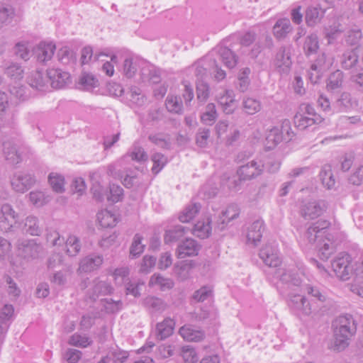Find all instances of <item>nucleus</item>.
<instances>
[{"label": "nucleus", "mask_w": 363, "mask_h": 363, "mask_svg": "<svg viewBox=\"0 0 363 363\" xmlns=\"http://www.w3.org/2000/svg\"><path fill=\"white\" fill-rule=\"evenodd\" d=\"M77 86L79 89L90 91L99 86V80L92 74L83 72L79 77Z\"/></svg>", "instance_id": "nucleus-28"}, {"label": "nucleus", "mask_w": 363, "mask_h": 363, "mask_svg": "<svg viewBox=\"0 0 363 363\" xmlns=\"http://www.w3.org/2000/svg\"><path fill=\"white\" fill-rule=\"evenodd\" d=\"M157 284L161 290L171 289L174 287V281L169 278H165L160 274H153L150 280V285Z\"/></svg>", "instance_id": "nucleus-47"}, {"label": "nucleus", "mask_w": 363, "mask_h": 363, "mask_svg": "<svg viewBox=\"0 0 363 363\" xmlns=\"http://www.w3.org/2000/svg\"><path fill=\"white\" fill-rule=\"evenodd\" d=\"M276 276L279 279V287L286 294L288 291H296L301 284V279L295 269H279Z\"/></svg>", "instance_id": "nucleus-7"}, {"label": "nucleus", "mask_w": 363, "mask_h": 363, "mask_svg": "<svg viewBox=\"0 0 363 363\" xmlns=\"http://www.w3.org/2000/svg\"><path fill=\"white\" fill-rule=\"evenodd\" d=\"M56 50V45L52 42L41 41L35 46L31 48L32 56L37 62L41 65H47L53 57ZM30 48L24 43V60L28 58Z\"/></svg>", "instance_id": "nucleus-4"}, {"label": "nucleus", "mask_w": 363, "mask_h": 363, "mask_svg": "<svg viewBox=\"0 0 363 363\" xmlns=\"http://www.w3.org/2000/svg\"><path fill=\"white\" fill-rule=\"evenodd\" d=\"M264 230V221L262 220H255L248 228L247 234V241L254 245H257L261 240Z\"/></svg>", "instance_id": "nucleus-17"}, {"label": "nucleus", "mask_w": 363, "mask_h": 363, "mask_svg": "<svg viewBox=\"0 0 363 363\" xmlns=\"http://www.w3.org/2000/svg\"><path fill=\"white\" fill-rule=\"evenodd\" d=\"M12 305L6 304L0 311V342L4 340L5 335L9 328V320L13 313Z\"/></svg>", "instance_id": "nucleus-20"}, {"label": "nucleus", "mask_w": 363, "mask_h": 363, "mask_svg": "<svg viewBox=\"0 0 363 363\" xmlns=\"http://www.w3.org/2000/svg\"><path fill=\"white\" fill-rule=\"evenodd\" d=\"M179 335L186 341L199 342L203 339L205 335L202 330L195 329L191 325H184L179 328Z\"/></svg>", "instance_id": "nucleus-21"}, {"label": "nucleus", "mask_w": 363, "mask_h": 363, "mask_svg": "<svg viewBox=\"0 0 363 363\" xmlns=\"http://www.w3.org/2000/svg\"><path fill=\"white\" fill-rule=\"evenodd\" d=\"M344 74L337 69L331 73L327 80L326 88L328 91H335L342 86Z\"/></svg>", "instance_id": "nucleus-34"}, {"label": "nucleus", "mask_w": 363, "mask_h": 363, "mask_svg": "<svg viewBox=\"0 0 363 363\" xmlns=\"http://www.w3.org/2000/svg\"><path fill=\"white\" fill-rule=\"evenodd\" d=\"M142 78L143 81H147L153 84H157L160 82V75L153 67L143 68L142 69Z\"/></svg>", "instance_id": "nucleus-54"}, {"label": "nucleus", "mask_w": 363, "mask_h": 363, "mask_svg": "<svg viewBox=\"0 0 363 363\" xmlns=\"http://www.w3.org/2000/svg\"><path fill=\"white\" fill-rule=\"evenodd\" d=\"M319 177L323 185L328 189H332L335 184V179L330 165H325L322 167Z\"/></svg>", "instance_id": "nucleus-36"}, {"label": "nucleus", "mask_w": 363, "mask_h": 363, "mask_svg": "<svg viewBox=\"0 0 363 363\" xmlns=\"http://www.w3.org/2000/svg\"><path fill=\"white\" fill-rule=\"evenodd\" d=\"M11 185L15 191L23 193V172L21 171L13 173L11 179Z\"/></svg>", "instance_id": "nucleus-64"}, {"label": "nucleus", "mask_w": 363, "mask_h": 363, "mask_svg": "<svg viewBox=\"0 0 363 363\" xmlns=\"http://www.w3.org/2000/svg\"><path fill=\"white\" fill-rule=\"evenodd\" d=\"M240 215V209L235 204L230 205L227 207L225 211L222 212V216L220 218V223L218 224V228L223 230L225 228V223L237 218Z\"/></svg>", "instance_id": "nucleus-29"}, {"label": "nucleus", "mask_w": 363, "mask_h": 363, "mask_svg": "<svg viewBox=\"0 0 363 363\" xmlns=\"http://www.w3.org/2000/svg\"><path fill=\"white\" fill-rule=\"evenodd\" d=\"M21 220L18 214L16 213L11 206L8 203L3 204L0 209V230L6 233H22Z\"/></svg>", "instance_id": "nucleus-3"}, {"label": "nucleus", "mask_w": 363, "mask_h": 363, "mask_svg": "<svg viewBox=\"0 0 363 363\" xmlns=\"http://www.w3.org/2000/svg\"><path fill=\"white\" fill-rule=\"evenodd\" d=\"M291 30V22L286 18L278 19L272 28L273 35L278 40L286 38Z\"/></svg>", "instance_id": "nucleus-19"}, {"label": "nucleus", "mask_w": 363, "mask_h": 363, "mask_svg": "<svg viewBox=\"0 0 363 363\" xmlns=\"http://www.w3.org/2000/svg\"><path fill=\"white\" fill-rule=\"evenodd\" d=\"M138 70L137 65L133 62V59L126 58L123 62V73L128 78L135 76Z\"/></svg>", "instance_id": "nucleus-62"}, {"label": "nucleus", "mask_w": 363, "mask_h": 363, "mask_svg": "<svg viewBox=\"0 0 363 363\" xmlns=\"http://www.w3.org/2000/svg\"><path fill=\"white\" fill-rule=\"evenodd\" d=\"M143 237L140 234H135L130 249V255L133 257L139 256L144 250L145 245L141 244Z\"/></svg>", "instance_id": "nucleus-57"}, {"label": "nucleus", "mask_w": 363, "mask_h": 363, "mask_svg": "<svg viewBox=\"0 0 363 363\" xmlns=\"http://www.w3.org/2000/svg\"><path fill=\"white\" fill-rule=\"evenodd\" d=\"M358 55L354 50L345 51L341 57V66L345 69H350L358 62Z\"/></svg>", "instance_id": "nucleus-41"}, {"label": "nucleus", "mask_w": 363, "mask_h": 363, "mask_svg": "<svg viewBox=\"0 0 363 363\" xmlns=\"http://www.w3.org/2000/svg\"><path fill=\"white\" fill-rule=\"evenodd\" d=\"M48 82H50L55 89L63 88L69 82L70 75L60 69H49L47 70Z\"/></svg>", "instance_id": "nucleus-13"}, {"label": "nucleus", "mask_w": 363, "mask_h": 363, "mask_svg": "<svg viewBox=\"0 0 363 363\" xmlns=\"http://www.w3.org/2000/svg\"><path fill=\"white\" fill-rule=\"evenodd\" d=\"M266 140L268 148L269 149L274 147L281 142H285V139L281 135V131L278 130V127H274L269 130L267 135Z\"/></svg>", "instance_id": "nucleus-45"}, {"label": "nucleus", "mask_w": 363, "mask_h": 363, "mask_svg": "<svg viewBox=\"0 0 363 363\" xmlns=\"http://www.w3.org/2000/svg\"><path fill=\"white\" fill-rule=\"evenodd\" d=\"M126 98L130 103V106L135 105L138 106H142L145 102V99L143 95L140 92V89L138 88H132L126 94Z\"/></svg>", "instance_id": "nucleus-51"}, {"label": "nucleus", "mask_w": 363, "mask_h": 363, "mask_svg": "<svg viewBox=\"0 0 363 363\" xmlns=\"http://www.w3.org/2000/svg\"><path fill=\"white\" fill-rule=\"evenodd\" d=\"M331 267L337 277L342 280L348 279L352 272L350 256L348 254H344L337 257L332 261Z\"/></svg>", "instance_id": "nucleus-10"}, {"label": "nucleus", "mask_w": 363, "mask_h": 363, "mask_svg": "<svg viewBox=\"0 0 363 363\" xmlns=\"http://www.w3.org/2000/svg\"><path fill=\"white\" fill-rule=\"evenodd\" d=\"M330 223L326 220H318L312 223L304 233V238L310 244H316L318 256L323 261H326L335 252L334 236L328 233Z\"/></svg>", "instance_id": "nucleus-1"}, {"label": "nucleus", "mask_w": 363, "mask_h": 363, "mask_svg": "<svg viewBox=\"0 0 363 363\" xmlns=\"http://www.w3.org/2000/svg\"><path fill=\"white\" fill-rule=\"evenodd\" d=\"M104 261L103 256L91 254L81 259L79 262V271L84 272H91L99 268Z\"/></svg>", "instance_id": "nucleus-15"}, {"label": "nucleus", "mask_w": 363, "mask_h": 363, "mask_svg": "<svg viewBox=\"0 0 363 363\" xmlns=\"http://www.w3.org/2000/svg\"><path fill=\"white\" fill-rule=\"evenodd\" d=\"M304 290L307 294L311 296L313 298L317 300L320 304L323 303L327 300L325 294L320 290L318 287L312 286L311 285H306Z\"/></svg>", "instance_id": "nucleus-56"}, {"label": "nucleus", "mask_w": 363, "mask_h": 363, "mask_svg": "<svg viewBox=\"0 0 363 363\" xmlns=\"http://www.w3.org/2000/svg\"><path fill=\"white\" fill-rule=\"evenodd\" d=\"M14 15L13 8L9 5L0 3V26L11 18Z\"/></svg>", "instance_id": "nucleus-61"}, {"label": "nucleus", "mask_w": 363, "mask_h": 363, "mask_svg": "<svg viewBox=\"0 0 363 363\" xmlns=\"http://www.w3.org/2000/svg\"><path fill=\"white\" fill-rule=\"evenodd\" d=\"M123 189L119 185L112 184L109 187V195L107 199L113 203H117L122 200Z\"/></svg>", "instance_id": "nucleus-58"}, {"label": "nucleus", "mask_w": 363, "mask_h": 363, "mask_svg": "<svg viewBox=\"0 0 363 363\" xmlns=\"http://www.w3.org/2000/svg\"><path fill=\"white\" fill-rule=\"evenodd\" d=\"M99 225L104 228H113L116 224V218L111 211L102 210L97 213Z\"/></svg>", "instance_id": "nucleus-40"}, {"label": "nucleus", "mask_w": 363, "mask_h": 363, "mask_svg": "<svg viewBox=\"0 0 363 363\" xmlns=\"http://www.w3.org/2000/svg\"><path fill=\"white\" fill-rule=\"evenodd\" d=\"M333 65L332 58L329 57L325 53L323 52L318 55L313 63L311 66L312 71H318L324 74Z\"/></svg>", "instance_id": "nucleus-27"}, {"label": "nucleus", "mask_w": 363, "mask_h": 363, "mask_svg": "<svg viewBox=\"0 0 363 363\" xmlns=\"http://www.w3.org/2000/svg\"><path fill=\"white\" fill-rule=\"evenodd\" d=\"M182 357L185 363H197L199 359L195 350L189 346L182 347Z\"/></svg>", "instance_id": "nucleus-59"}, {"label": "nucleus", "mask_w": 363, "mask_h": 363, "mask_svg": "<svg viewBox=\"0 0 363 363\" xmlns=\"http://www.w3.org/2000/svg\"><path fill=\"white\" fill-rule=\"evenodd\" d=\"M190 231V228L181 225L172 226L165 230L164 235V241L165 244H172L179 241Z\"/></svg>", "instance_id": "nucleus-16"}, {"label": "nucleus", "mask_w": 363, "mask_h": 363, "mask_svg": "<svg viewBox=\"0 0 363 363\" xmlns=\"http://www.w3.org/2000/svg\"><path fill=\"white\" fill-rule=\"evenodd\" d=\"M211 220L209 218L199 220L194 226L193 233L201 239L208 238L211 233Z\"/></svg>", "instance_id": "nucleus-31"}, {"label": "nucleus", "mask_w": 363, "mask_h": 363, "mask_svg": "<svg viewBox=\"0 0 363 363\" xmlns=\"http://www.w3.org/2000/svg\"><path fill=\"white\" fill-rule=\"evenodd\" d=\"M42 250L43 247L40 245L34 240H29L27 244H24V259L38 258Z\"/></svg>", "instance_id": "nucleus-39"}, {"label": "nucleus", "mask_w": 363, "mask_h": 363, "mask_svg": "<svg viewBox=\"0 0 363 363\" xmlns=\"http://www.w3.org/2000/svg\"><path fill=\"white\" fill-rule=\"evenodd\" d=\"M143 306L151 312H162L166 308L165 303L155 296H147L143 300Z\"/></svg>", "instance_id": "nucleus-35"}, {"label": "nucleus", "mask_w": 363, "mask_h": 363, "mask_svg": "<svg viewBox=\"0 0 363 363\" xmlns=\"http://www.w3.org/2000/svg\"><path fill=\"white\" fill-rule=\"evenodd\" d=\"M128 167H126V163L121 157L117 161L110 164L107 167V174L113 177L114 179H121L123 178L125 172H127Z\"/></svg>", "instance_id": "nucleus-24"}, {"label": "nucleus", "mask_w": 363, "mask_h": 363, "mask_svg": "<svg viewBox=\"0 0 363 363\" xmlns=\"http://www.w3.org/2000/svg\"><path fill=\"white\" fill-rule=\"evenodd\" d=\"M193 267L194 264L192 261H182L174 267V272L178 279L183 281L189 277L190 271Z\"/></svg>", "instance_id": "nucleus-33"}, {"label": "nucleus", "mask_w": 363, "mask_h": 363, "mask_svg": "<svg viewBox=\"0 0 363 363\" xmlns=\"http://www.w3.org/2000/svg\"><path fill=\"white\" fill-rule=\"evenodd\" d=\"M58 60L63 65H69L76 61L74 52L67 46L59 49L57 54Z\"/></svg>", "instance_id": "nucleus-44"}, {"label": "nucleus", "mask_w": 363, "mask_h": 363, "mask_svg": "<svg viewBox=\"0 0 363 363\" xmlns=\"http://www.w3.org/2000/svg\"><path fill=\"white\" fill-rule=\"evenodd\" d=\"M201 245L192 238H186L177 246V255L178 258L183 259L186 257H194L199 254Z\"/></svg>", "instance_id": "nucleus-12"}, {"label": "nucleus", "mask_w": 363, "mask_h": 363, "mask_svg": "<svg viewBox=\"0 0 363 363\" xmlns=\"http://www.w3.org/2000/svg\"><path fill=\"white\" fill-rule=\"evenodd\" d=\"M259 256L262 259L263 262L270 267H277L281 263L277 248L270 245H266L261 248Z\"/></svg>", "instance_id": "nucleus-14"}, {"label": "nucleus", "mask_w": 363, "mask_h": 363, "mask_svg": "<svg viewBox=\"0 0 363 363\" xmlns=\"http://www.w3.org/2000/svg\"><path fill=\"white\" fill-rule=\"evenodd\" d=\"M218 54L223 63L229 69L235 67L238 63V57L232 50L228 47L220 46Z\"/></svg>", "instance_id": "nucleus-25"}, {"label": "nucleus", "mask_w": 363, "mask_h": 363, "mask_svg": "<svg viewBox=\"0 0 363 363\" xmlns=\"http://www.w3.org/2000/svg\"><path fill=\"white\" fill-rule=\"evenodd\" d=\"M200 207L201 205L197 203L189 205L182 212V213L179 216V220L182 223H189L199 213Z\"/></svg>", "instance_id": "nucleus-46"}, {"label": "nucleus", "mask_w": 363, "mask_h": 363, "mask_svg": "<svg viewBox=\"0 0 363 363\" xmlns=\"http://www.w3.org/2000/svg\"><path fill=\"white\" fill-rule=\"evenodd\" d=\"M319 48L318 38L316 34L312 33L308 35L303 43L305 55L308 57L317 52Z\"/></svg>", "instance_id": "nucleus-38"}, {"label": "nucleus", "mask_w": 363, "mask_h": 363, "mask_svg": "<svg viewBox=\"0 0 363 363\" xmlns=\"http://www.w3.org/2000/svg\"><path fill=\"white\" fill-rule=\"evenodd\" d=\"M165 106L171 113H180L183 104L180 96L168 95L165 100Z\"/></svg>", "instance_id": "nucleus-42"}, {"label": "nucleus", "mask_w": 363, "mask_h": 363, "mask_svg": "<svg viewBox=\"0 0 363 363\" xmlns=\"http://www.w3.org/2000/svg\"><path fill=\"white\" fill-rule=\"evenodd\" d=\"M26 231L31 235H39L41 230L38 225V220L35 216H28L24 223Z\"/></svg>", "instance_id": "nucleus-55"}, {"label": "nucleus", "mask_w": 363, "mask_h": 363, "mask_svg": "<svg viewBox=\"0 0 363 363\" xmlns=\"http://www.w3.org/2000/svg\"><path fill=\"white\" fill-rule=\"evenodd\" d=\"M104 306L107 313H114L120 311L122 308L121 301H115L112 298L102 299Z\"/></svg>", "instance_id": "nucleus-63"}, {"label": "nucleus", "mask_w": 363, "mask_h": 363, "mask_svg": "<svg viewBox=\"0 0 363 363\" xmlns=\"http://www.w3.org/2000/svg\"><path fill=\"white\" fill-rule=\"evenodd\" d=\"M327 209L325 201H310L303 203L300 208L301 216L306 220H313L320 216Z\"/></svg>", "instance_id": "nucleus-9"}, {"label": "nucleus", "mask_w": 363, "mask_h": 363, "mask_svg": "<svg viewBox=\"0 0 363 363\" xmlns=\"http://www.w3.org/2000/svg\"><path fill=\"white\" fill-rule=\"evenodd\" d=\"M6 74L12 80L13 84L10 88V92L16 97L21 99L23 97V85L21 79L23 78V67L19 63H11L6 69Z\"/></svg>", "instance_id": "nucleus-8"}, {"label": "nucleus", "mask_w": 363, "mask_h": 363, "mask_svg": "<svg viewBox=\"0 0 363 363\" xmlns=\"http://www.w3.org/2000/svg\"><path fill=\"white\" fill-rule=\"evenodd\" d=\"M244 182L240 179V177L237 179L235 177H230L228 174L225 173L223 174L220 184L223 186H227L230 190L238 191L240 189L241 182Z\"/></svg>", "instance_id": "nucleus-49"}, {"label": "nucleus", "mask_w": 363, "mask_h": 363, "mask_svg": "<svg viewBox=\"0 0 363 363\" xmlns=\"http://www.w3.org/2000/svg\"><path fill=\"white\" fill-rule=\"evenodd\" d=\"M122 157L126 164L130 160L140 162L147 160V155L143 147L134 146L130 152H128Z\"/></svg>", "instance_id": "nucleus-37"}, {"label": "nucleus", "mask_w": 363, "mask_h": 363, "mask_svg": "<svg viewBox=\"0 0 363 363\" xmlns=\"http://www.w3.org/2000/svg\"><path fill=\"white\" fill-rule=\"evenodd\" d=\"M324 15V11L318 6H309L306 11V23L308 26H314L320 22Z\"/></svg>", "instance_id": "nucleus-32"}, {"label": "nucleus", "mask_w": 363, "mask_h": 363, "mask_svg": "<svg viewBox=\"0 0 363 363\" xmlns=\"http://www.w3.org/2000/svg\"><path fill=\"white\" fill-rule=\"evenodd\" d=\"M289 298V306L296 313L309 315L316 312L320 305L315 306L313 303L308 301L306 297L298 294L289 291L285 294Z\"/></svg>", "instance_id": "nucleus-6"}, {"label": "nucleus", "mask_w": 363, "mask_h": 363, "mask_svg": "<svg viewBox=\"0 0 363 363\" xmlns=\"http://www.w3.org/2000/svg\"><path fill=\"white\" fill-rule=\"evenodd\" d=\"M175 322L170 318H166L156 325L157 338L164 340L173 333Z\"/></svg>", "instance_id": "nucleus-22"}, {"label": "nucleus", "mask_w": 363, "mask_h": 363, "mask_svg": "<svg viewBox=\"0 0 363 363\" xmlns=\"http://www.w3.org/2000/svg\"><path fill=\"white\" fill-rule=\"evenodd\" d=\"M333 330V343L331 349L340 352L347 348L350 345V338L357 332V323L350 314H345L338 316L332 323Z\"/></svg>", "instance_id": "nucleus-2"}, {"label": "nucleus", "mask_w": 363, "mask_h": 363, "mask_svg": "<svg viewBox=\"0 0 363 363\" xmlns=\"http://www.w3.org/2000/svg\"><path fill=\"white\" fill-rule=\"evenodd\" d=\"M68 342L70 345L75 347H86L91 344L92 341L86 335L74 333L70 337Z\"/></svg>", "instance_id": "nucleus-53"}, {"label": "nucleus", "mask_w": 363, "mask_h": 363, "mask_svg": "<svg viewBox=\"0 0 363 363\" xmlns=\"http://www.w3.org/2000/svg\"><path fill=\"white\" fill-rule=\"evenodd\" d=\"M48 182L55 192L63 193L65 191V178L62 175L52 172L48 176Z\"/></svg>", "instance_id": "nucleus-43"}, {"label": "nucleus", "mask_w": 363, "mask_h": 363, "mask_svg": "<svg viewBox=\"0 0 363 363\" xmlns=\"http://www.w3.org/2000/svg\"><path fill=\"white\" fill-rule=\"evenodd\" d=\"M66 252L69 256H76L81 250L79 239L74 235L69 236L66 240Z\"/></svg>", "instance_id": "nucleus-48"}, {"label": "nucleus", "mask_w": 363, "mask_h": 363, "mask_svg": "<svg viewBox=\"0 0 363 363\" xmlns=\"http://www.w3.org/2000/svg\"><path fill=\"white\" fill-rule=\"evenodd\" d=\"M48 75L44 77L38 69L31 72L26 78L28 84L37 90H43L48 83Z\"/></svg>", "instance_id": "nucleus-23"}, {"label": "nucleus", "mask_w": 363, "mask_h": 363, "mask_svg": "<svg viewBox=\"0 0 363 363\" xmlns=\"http://www.w3.org/2000/svg\"><path fill=\"white\" fill-rule=\"evenodd\" d=\"M245 113H257L261 109L260 102L253 98H247L243 101Z\"/></svg>", "instance_id": "nucleus-60"}, {"label": "nucleus", "mask_w": 363, "mask_h": 363, "mask_svg": "<svg viewBox=\"0 0 363 363\" xmlns=\"http://www.w3.org/2000/svg\"><path fill=\"white\" fill-rule=\"evenodd\" d=\"M151 160L153 162L152 172L155 174H158L167 162V157L163 154L160 152L154 153L152 155Z\"/></svg>", "instance_id": "nucleus-50"}, {"label": "nucleus", "mask_w": 363, "mask_h": 363, "mask_svg": "<svg viewBox=\"0 0 363 363\" xmlns=\"http://www.w3.org/2000/svg\"><path fill=\"white\" fill-rule=\"evenodd\" d=\"M113 291V288L110 284L106 281L94 280V286L92 288V294L90 298L95 301L99 296H105L111 294Z\"/></svg>", "instance_id": "nucleus-30"}, {"label": "nucleus", "mask_w": 363, "mask_h": 363, "mask_svg": "<svg viewBox=\"0 0 363 363\" xmlns=\"http://www.w3.org/2000/svg\"><path fill=\"white\" fill-rule=\"evenodd\" d=\"M313 117H308L305 115H294V126L301 130H303L313 125L320 123L323 119L320 115H311Z\"/></svg>", "instance_id": "nucleus-18"}, {"label": "nucleus", "mask_w": 363, "mask_h": 363, "mask_svg": "<svg viewBox=\"0 0 363 363\" xmlns=\"http://www.w3.org/2000/svg\"><path fill=\"white\" fill-rule=\"evenodd\" d=\"M291 45H282L277 51L272 60L275 72L281 76L288 75L291 69Z\"/></svg>", "instance_id": "nucleus-5"}, {"label": "nucleus", "mask_w": 363, "mask_h": 363, "mask_svg": "<svg viewBox=\"0 0 363 363\" xmlns=\"http://www.w3.org/2000/svg\"><path fill=\"white\" fill-rule=\"evenodd\" d=\"M148 140L161 148L169 150L171 147V143L169 140L166 139L164 135L161 133L150 134L148 136Z\"/></svg>", "instance_id": "nucleus-52"}, {"label": "nucleus", "mask_w": 363, "mask_h": 363, "mask_svg": "<svg viewBox=\"0 0 363 363\" xmlns=\"http://www.w3.org/2000/svg\"><path fill=\"white\" fill-rule=\"evenodd\" d=\"M4 154L6 160L11 164H17L21 161V155L18 152L16 145L11 142H4Z\"/></svg>", "instance_id": "nucleus-26"}, {"label": "nucleus", "mask_w": 363, "mask_h": 363, "mask_svg": "<svg viewBox=\"0 0 363 363\" xmlns=\"http://www.w3.org/2000/svg\"><path fill=\"white\" fill-rule=\"evenodd\" d=\"M263 170L264 165L262 164L261 162L258 163L255 160H252L240 166L237 170V175L244 182L250 181L260 175Z\"/></svg>", "instance_id": "nucleus-11"}]
</instances>
